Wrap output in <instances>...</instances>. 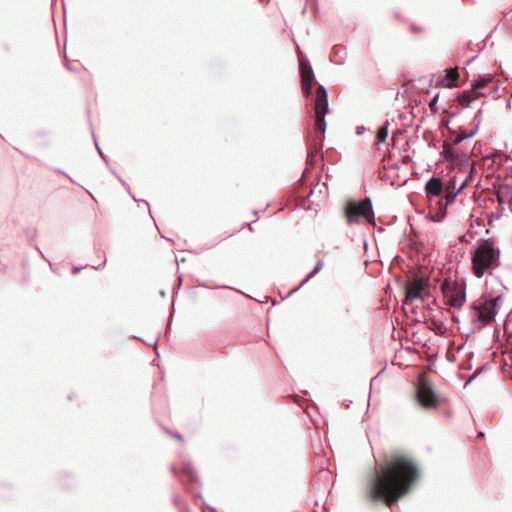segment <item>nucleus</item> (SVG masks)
<instances>
[{"label": "nucleus", "mask_w": 512, "mask_h": 512, "mask_svg": "<svg viewBox=\"0 0 512 512\" xmlns=\"http://www.w3.org/2000/svg\"><path fill=\"white\" fill-rule=\"evenodd\" d=\"M301 81H313L314 73L312 67L305 60H300Z\"/></svg>", "instance_id": "nucleus-12"}, {"label": "nucleus", "mask_w": 512, "mask_h": 512, "mask_svg": "<svg viewBox=\"0 0 512 512\" xmlns=\"http://www.w3.org/2000/svg\"><path fill=\"white\" fill-rule=\"evenodd\" d=\"M428 196H439L443 191V184L439 178H431L425 186Z\"/></svg>", "instance_id": "nucleus-11"}, {"label": "nucleus", "mask_w": 512, "mask_h": 512, "mask_svg": "<svg viewBox=\"0 0 512 512\" xmlns=\"http://www.w3.org/2000/svg\"><path fill=\"white\" fill-rule=\"evenodd\" d=\"M446 199L448 203L452 202L455 199V194L447 192Z\"/></svg>", "instance_id": "nucleus-19"}, {"label": "nucleus", "mask_w": 512, "mask_h": 512, "mask_svg": "<svg viewBox=\"0 0 512 512\" xmlns=\"http://www.w3.org/2000/svg\"><path fill=\"white\" fill-rule=\"evenodd\" d=\"M483 96H485L484 93H482V92H475V90H472L470 88L469 90H465V91L459 93V95L456 98V102L462 108H466L471 103H473L474 101H476L477 99H479L480 97H483Z\"/></svg>", "instance_id": "nucleus-9"}, {"label": "nucleus", "mask_w": 512, "mask_h": 512, "mask_svg": "<svg viewBox=\"0 0 512 512\" xmlns=\"http://www.w3.org/2000/svg\"><path fill=\"white\" fill-rule=\"evenodd\" d=\"M438 100H439V94L435 95L429 103V108H430L431 112H433V113L438 112V107H437Z\"/></svg>", "instance_id": "nucleus-17"}, {"label": "nucleus", "mask_w": 512, "mask_h": 512, "mask_svg": "<svg viewBox=\"0 0 512 512\" xmlns=\"http://www.w3.org/2000/svg\"><path fill=\"white\" fill-rule=\"evenodd\" d=\"M181 471L182 474L185 475L191 483L198 481L197 474L190 464L183 465Z\"/></svg>", "instance_id": "nucleus-13"}, {"label": "nucleus", "mask_w": 512, "mask_h": 512, "mask_svg": "<svg viewBox=\"0 0 512 512\" xmlns=\"http://www.w3.org/2000/svg\"><path fill=\"white\" fill-rule=\"evenodd\" d=\"M411 31L414 33H420V32H422V29L413 25V26H411Z\"/></svg>", "instance_id": "nucleus-21"}, {"label": "nucleus", "mask_w": 512, "mask_h": 512, "mask_svg": "<svg viewBox=\"0 0 512 512\" xmlns=\"http://www.w3.org/2000/svg\"><path fill=\"white\" fill-rule=\"evenodd\" d=\"M345 313L348 314L349 313V309L348 308H345Z\"/></svg>", "instance_id": "nucleus-24"}, {"label": "nucleus", "mask_w": 512, "mask_h": 512, "mask_svg": "<svg viewBox=\"0 0 512 512\" xmlns=\"http://www.w3.org/2000/svg\"><path fill=\"white\" fill-rule=\"evenodd\" d=\"M441 290L447 300V304L461 308L466 301L464 281L445 279L441 284Z\"/></svg>", "instance_id": "nucleus-5"}, {"label": "nucleus", "mask_w": 512, "mask_h": 512, "mask_svg": "<svg viewBox=\"0 0 512 512\" xmlns=\"http://www.w3.org/2000/svg\"><path fill=\"white\" fill-rule=\"evenodd\" d=\"M173 437H174V438H176V439H178L179 441H182V440H183V439H182V437H181V435H179V434H174V435H173Z\"/></svg>", "instance_id": "nucleus-23"}, {"label": "nucleus", "mask_w": 512, "mask_h": 512, "mask_svg": "<svg viewBox=\"0 0 512 512\" xmlns=\"http://www.w3.org/2000/svg\"><path fill=\"white\" fill-rule=\"evenodd\" d=\"M460 78V74L458 68H450L446 70L445 78L440 81V84L446 88H454L458 87V80Z\"/></svg>", "instance_id": "nucleus-10"}, {"label": "nucleus", "mask_w": 512, "mask_h": 512, "mask_svg": "<svg viewBox=\"0 0 512 512\" xmlns=\"http://www.w3.org/2000/svg\"><path fill=\"white\" fill-rule=\"evenodd\" d=\"M262 3H267L268 0H260Z\"/></svg>", "instance_id": "nucleus-25"}, {"label": "nucleus", "mask_w": 512, "mask_h": 512, "mask_svg": "<svg viewBox=\"0 0 512 512\" xmlns=\"http://www.w3.org/2000/svg\"><path fill=\"white\" fill-rule=\"evenodd\" d=\"M492 78L490 76L487 77H481L478 80H475L472 85L471 89L475 90V92H481L480 90L488 85L490 83Z\"/></svg>", "instance_id": "nucleus-14"}, {"label": "nucleus", "mask_w": 512, "mask_h": 512, "mask_svg": "<svg viewBox=\"0 0 512 512\" xmlns=\"http://www.w3.org/2000/svg\"><path fill=\"white\" fill-rule=\"evenodd\" d=\"M428 283L424 279H415L406 286V300L413 301L422 299L423 292L427 289Z\"/></svg>", "instance_id": "nucleus-8"}, {"label": "nucleus", "mask_w": 512, "mask_h": 512, "mask_svg": "<svg viewBox=\"0 0 512 512\" xmlns=\"http://www.w3.org/2000/svg\"><path fill=\"white\" fill-rule=\"evenodd\" d=\"M419 477L416 462L405 454H393L378 468L368 489L369 499L394 505L407 494Z\"/></svg>", "instance_id": "nucleus-1"}, {"label": "nucleus", "mask_w": 512, "mask_h": 512, "mask_svg": "<svg viewBox=\"0 0 512 512\" xmlns=\"http://www.w3.org/2000/svg\"><path fill=\"white\" fill-rule=\"evenodd\" d=\"M496 198H497V201H498L499 204H503L504 203V199H503V197H502V195L500 193H497Z\"/></svg>", "instance_id": "nucleus-22"}, {"label": "nucleus", "mask_w": 512, "mask_h": 512, "mask_svg": "<svg viewBox=\"0 0 512 512\" xmlns=\"http://www.w3.org/2000/svg\"><path fill=\"white\" fill-rule=\"evenodd\" d=\"M499 252L492 244L484 242L474 251L472 256V269L476 277L481 278L486 272L498 266Z\"/></svg>", "instance_id": "nucleus-3"}, {"label": "nucleus", "mask_w": 512, "mask_h": 512, "mask_svg": "<svg viewBox=\"0 0 512 512\" xmlns=\"http://www.w3.org/2000/svg\"><path fill=\"white\" fill-rule=\"evenodd\" d=\"M313 81H301L302 91L306 96L311 94Z\"/></svg>", "instance_id": "nucleus-16"}, {"label": "nucleus", "mask_w": 512, "mask_h": 512, "mask_svg": "<svg viewBox=\"0 0 512 512\" xmlns=\"http://www.w3.org/2000/svg\"><path fill=\"white\" fill-rule=\"evenodd\" d=\"M315 112V125H314V138L313 147L316 153L321 147L324 140V133L326 130L325 115L328 112V99L327 91L323 86H318L314 100Z\"/></svg>", "instance_id": "nucleus-2"}, {"label": "nucleus", "mask_w": 512, "mask_h": 512, "mask_svg": "<svg viewBox=\"0 0 512 512\" xmlns=\"http://www.w3.org/2000/svg\"><path fill=\"white\" fill-rule=\"evenodd\" d=\"M472 135H473V133H471L470 135H461V136H458V137L456 138L455 142H456V143H459V142H461L462 140H464L465 138L470 137V136H472Z\"/></svg>", "instance_id": "nucleus-20"}, {"label": "nucleus", "mask_w": 512, "mask_h": 512, "mask_svg": "<svg viewBox=\"0 0 512 512\" xmlns=\"http://www.w3.org/2000/svg\"><path fill=\"white\" fill-rule=\"evenodd\" d=\"M500 296L496 298H480L472 304V309L475 311L478 321L481 326L489 325L497 314V304Z\"/></svg>", "instance_id": "nucleus-6"}, {"label": "nucleus", "mask_w": 512, "mask_h": 512, "mask_svg": "<svg viewBox=\"0 0 512 512\" xmlns=\"http://www.w3.org/2000/svg\"><path fill=\"white\" fill-rule=\"evenodd\" d=\"M387 136H388V128H387V125H384L381 128H379V130L377 131V135H376V138H377L376 148L378 150H380V144L387 139Z\"/></svg>", "instance_id": "nucleus-15"}, {"label": "nucleus", "mask_w": 512, "mask_h": 512, "mask_svg": "<svg viewBox=\"0 0 512 512\" xmlns=\"http://www.w3.org/2000/svg\"><path fill=\"white\" fill-rule=\"evenodd\" d=\"M416 399L425 409H436L442 403V399L435 393L424 376L418 380Z\"/></svg>", "instance_id": "nucleus-7"}, {"label": "nucleus", "mask_w": 512, "mask_h": 512, "mask_svg": "<svg viewBox=\"0 0 512 512\" xmlns=\"http://www.w3.org/2000/svg\"><path fill=\"white\" fill-rule=\"evenodd\" d=\"M323 265H324V264H323V261H322V260H320V261L316 264V266H315L314 270H313V271L308 275V277H307V279H306L305 281H308L310 278H312L313 276H315V275H316V274H317V273H318V272L323 268Z\"/></svg>", "instance_id": "nucleus-18"}, {"label": "nucleus", "mask_w": 512, "mask_h": 512, "mask_svg": "<svg viewBox=\"0 0 512 512\" xmlns=\"http://www.w3.org/2000/svg\"><path fill=\"white\" fill-rule=\"evenodd\" d=\"M344 216L349 224L359 223L361 218L370 224H375V216L370 198H365L359 203L348 200L344 207Z\"/></svg>", "instance_id": "nucleus-4"}]
</instances>
